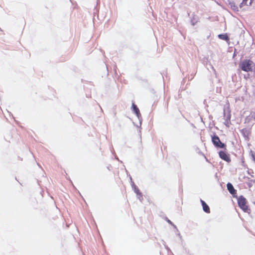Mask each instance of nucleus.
Here are the masks:
<instances>
[{
  "instance_id": "obj_8",
  "label": "nucleus",
  "mask_w": 255,
  "mask_h": 255,
  "mask_svg": "<svg viewBox=\"0 0 255 255\" xmlns=\"http://www.w3.org/2000/svg\"><path fill=\"white\" fill-rule=\"evenodd\" d=\"M254 0H243L242 2L240 4V7H242L244 5H250Z\"/></svg>"
},
{
  "instance_id": "obj_13",
  "label": "nucleus",
  "mask_w": 255,
  "mask_h": 255,
  "mask_svg": "<svg viewBox=\"0 0 255 255\" xmlns=\"http://www.w3.org/2000/svg\"><path fill=\"white\" fill-rule=\"evenodd\" d=\"M167 222H168V223H169V224H172V222H171V221H170L169 220H167Z\"/></svg>"
},
{
  "instance_id": "obj_6",
  "label": "nucleus",
  "mask_w": 255,
  "mask_h": 255,
  "mask_svg": "<svg viewBox=\"0 0 255 255\" xmlns=\"http://www.w3.org/2000/svg\"><path fill=\"white\" fill-rule=\"evenodd\" d=\"M227 187L229 192L234 196V195L236 194V190L234 189L233 185L230 183H228Z\"/></svg>"
},
{
  "instance_id": "obj_14",
  "label": "nucleus",
  "mask_w": 255,
  "mask_h": 255,
  "mask_svg": "<svg viewBox=\"0 0 255 255\" xmlns=\"http://www.w3.org/2000/svg\"><path fill=\"white\" fill-rule=\"evenodd\" d=\"M225 124V125H226L227 126L229 127V125H228V121H227Z\"/></svg>"
},
{
  "instance_id": "obj_15",
  "label": "nucleus",
  "mask_w": 255,
  "mask_h": 255,
  "mask_svg": "<svg viewBox=\"0 0 255 255\" xmlns=\"http://www.w3.org/2000/svg\"><path fill=\"white\" fill-rule=\"evenodd\" d=\"M253 158H254V160L255 161V157L254 156H253Z\"/></svg>"
},
{
  "instance_id": "obj_4",
  "label": "nucleus",
  "mask_w": 255,
  "mask_h": 255,
  "mask_svg": "<svg viewBox=\"0 0 255 255\" xmlns=\"http://www.w3.org/2000/svg\"><path fill=\"white\" fill-rule=\"evenodd\" d=\"M131 182V186L132 189L134 190V192L137 194V198L139 199L140 201L142 199L141 193L140 192V191L137 187V186L134 184V183L132 181V179L130 178Z\"/></svg>"
},
{
  "instance_id": "obj_5",
  "label": "nucleus",
  "mask_w": 255,
  "mask_h": 255,
  "mask_svg": "<svg viewBox=\"0 0 255 255\" xmlns=\"http://www.w3.org/2000/svg\"><path fill=\"white\" fill-rule=\"evenodd\" d=\"M220 157L222 158V159L226 161H230V159L229 157H228V155L226 154V153L224 151H221L219 153Z\"/></svg>"
},
{
  "instance_id": "obj_3",
  "label": "nucleus",
  "mask_w": 255,
  "mask_h": 255,
  "mask_svg": "<svg viewBox=\"0 0 255 255\" xmlns=\"http://www.w3.org/2000/svg\"><path fill=\"white\" fill-rule=\"evenodd\" d=\"M212 141L214 145L217 147L223 148L226 146L224 143L220 141L219 137L217 135L213 136L212 137Z\"/></svg>"
},
{
  "instance_id": "obj_1",
  "label": "nucleus",
  "mask_w": 255,
  "mask_h": 255,
  "mask_svg": "<svg viewBox=\"0 0 255 255\" xmlns=\"http://www.w3.org/2000/svg\"><path fill=\"white\" fill-rule=\"evenodd\" d=\"M239 66L242 70L246 72L253 71L255 69L254 63L249 59L242 61Z\"/></svg>"
},
{
  "instance_id": "obj_12",
  "label": "nucleus",
  "mask_w": 255,
  "mask_h": 255,
  "mask_svg": "<svg viewBox=\"0 0 255 255\" xmlns=\"http://www.w3.org/2000/svg\"><path fill=\"white\" fill-rule=\"evenodd\" d=\"M191 23H192V25H194L195 24L196 22H194V21L192 20H191Z\"/></svg>"
},
{
  "instance_id": "obj_9",
  "label": "nucleus",
  "mask_w": 255,
  "mask_h": 255,
  "mask_svg": "<svg viewBox=\"0 0 255 255\" xmlns=\"http://www.w3.org/2000/svg\"><path fill=\"white\" fill-rule=\"evenodd\" d=\"M132 107L134 112L136 114L137 118H139V116L140 115L139 109L136 107V106L134 105L133 103L132 104Z\"/></svg>"
},
{
  "instance_id": "obj_10",
  "label": "nucleus",
  "mask_w": 255,
  "mask_h": 255,
  "mask_svg": "<svg viewBox=\"0 0 255 255\" xmlns=\"http://www.w3.org/2000/svg\"><path fill=\"white\" fill-rule=\"evenodd\" d=\"M218 37L220 39L224 40H226V41H228L229 39V37L228 36L227 34H219V35H218Z\"/></svg>"
},
{
  "instance_id": "obj_7",
  "label": "nucleus",
  "mask_w": 255,
  "mask_h": 255,
  "mask_svg": "<svg viewBox=\"0 0 255 255\" xmlns=\"http://www.w3.org/2000/svg\"><path fill=\"white\" fill-rule=\"evenodd\" d=\"M201 203L202 204L203 209L204 212L206 213H210V208L207 205V204L202 199L200 200Z\"/></svg>"
},
{
  "instance_id": "obj_11",
  "label": "nucleus",
  "mask_w": 255,
  "mask_h": 255,
  "mask_svg": "<svg viewBox=\"0 0 255 255\" xmlns=\"http://www.w3.org/2000/svg\"><path fill=\"white\" fill-rule=\"evenodd\" d=\"M232 8L235 11H238V7L235 4L232 3L231 4Z\"/></svg>"
},
{
  "instance_id": "obj_2",
  "label": "nucleus",
  "mask_w": 255,
  "mask_h": 255,
  "mask_svg": "<svg viewBox=\"0 0 255 255\" xmlns=\"http://www.w3.org/2000/svg\"><path fill=\"white\" fill-rule=\"evenodd\" d=\"M238 203L239 206L245 212H249V211L250 210L248 208V206L247 205V201L245 197H244L243 196H240L238 200Z\"/></svg>"
}]
</instances>
